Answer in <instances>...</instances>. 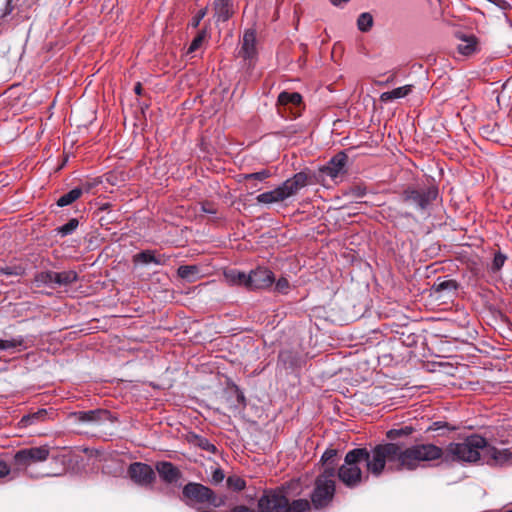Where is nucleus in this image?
<instances>
[{"instance_id":"f257e3e1","label":"nucleus","mask_w":512,"mask_h":512,"mask_svg":"<svg viewBox=\"0 0 512 512\" xmlns=\"http://www.w3.org/2000/svg\"><path fill=\"white\" fill-rule=\"evenodd\" d=\"M371 459L368 450L362 452L366 459H361L365 463L368 471L378 476L385 467L386 461L397 460L400 468L415 469L422 462L438 460L442 450H373Z\"/></svg>"},{"instance_id":"f03ea898","label":"nucleus","mask_w":512,"mask_h":512,"mask_svg":"<svg viewBox=\"0 0 512 512\" xmlns=\"http://www.w3.org/2000/svg\"><path fill=\"white\" fill-rule=\"evenodd\" d=\"M259 512H310L311 504L307 499L290 501L286 493L280 489L265 490L257 503Z\"/></svg>"},{"instance_id":"7ed1b4c3","label":"nucleus","mask_w":512,"mask_h":512,"mask_svg":"<svg viewBox=\"0 0 512 512\" xmlns=\"http://www.w3.org/2000/svg\"><path fill=\"white\" fill-rule=\"evenodd\" d=\"M307 183V174L304 172H298L291 178L285 180L275 189L257 195L256 201L259 204L266 205L284 202L287 199L295 196L302 188L307 185Z\"/></svg>"},{"instance_id":"20e7f679","label":"nucleus","mask_w":512,"mask_h":512,"mask_svg":"<svg viewBox=\"0 0 512 512\" xmlns=\"http://www.w3.org/2000/svg\"><path fill=\"white\" fill-rule=\"evenodd\" d=\"M183 497L187 499L186 504L194 507L192 502L204 504L219 508L225 505L226 497L224 495H217L211 488L195 482H189L183 487Z\"/></svg>"},{"instance_id":"39448f33","label":"nucleus","mask_w":512,"mask_h":512,"mask_svg":"<svg viewBox=\"0 0 512 512\" xmlns=\"http://www.w3.org/2000/svg\"><path fill=\"white\" fill-rule=\"evenodd\" d=\"M362 452H366V450H350L338 470V478L348 487H355L361 483L362 472L359 465L361 459L367 457Z\"/></svg>"},{"instance_id":"423d86ee","label":"nucleus","mask_w":512,"mask_h":512,"mask_svg":"<svg viewBox=\"0 0 512 512\" xmlns=\"http://www.w3.org/2000/svg\"><path fill=\"white\" fill-rule=\"evenodd\" d=\"M335 494L334 474L325 470L315 481L311 494V502L316 509L324 508L330 504Z\"/></svg>"},{"instance_id":"0eeeda50","label":"nucleus","mask_w":512,"mask_h":512,"mask_svg":"<svg viewBox=\"0 0 512 512\" xmlns=\"http://www.w3.org/2000/svg\"><path fill=\"white\" fill-rule=\"evenodd\" d=\"M437 195L435 187H407L402 193V200L415 204L419 209H426Z\"/></svg>"},{"instance_id":"6e6552de","label":"nucleus","mask_w":512,"mask_h":512,"mask_svg":"<svg viewBox=\"0 0 512 512\" xmlns=\"http://www.w3.org/2000/svg\"><path fill=\"white\" fill-rule=\"evenodd\" d=\"M275 281L274 273L266 267H257L248 273V290H264Z\"/></svg>"},{"instance_id":"1a4fd4ad","label":"nucleus","mask_w":512,"mask_h":512,"mask_svg":"<svg viewBox=\"0 0 512 512\" xmlns=\"http://www.w3.org/2000/svg\"><path fill=\"white\" fill-rule=\"evenodd\" d=\"M48 456L49 450H18L14 456V465L18 470H25L45 461Z\"/></svg>"},{"instance_id":"9d476101","label":"nucleus","mask_w":512,"mask_h":512,"mask_svg":"<svg viewBox=\"0 0 512 512\" xmlns=\"http://www.w3.org/2000/svg\"><path fill=\"white\" fill-rule=\"evenodd\" d=\"M70 418L78 423L99 425L104 422H112V415L106 409H95L89 411H78L70 414Z\"/></svg>"},{"instance_id":"9b49d317","label":"nucleus","mask_w":512,"mask_h":512,"mask_svg":"<svg viewBox=\"0 0 512 512\" xmlns=\"http://www.w3.org/2000/svg\"><path fill=\"white\" fill-rule=\"evenodd\" d=\"M128 473L130 478L141 486H149L155 480V472L148 464L135 462L129 466Z\"/></svg>"},{"instance_id":"f8f14e48","label":"nucleus","mask_w":512,"mask_h":512,"mask_svg":"<svg viewBox=\"0 0 512 512\" xmlns=\"http://www.w3.org/2000/svg\"><path fill=\"white\" fill-rule=\"evenodd\" d=\"M444 451L448 452L446 455L448 458L459 463H485L481 450H442L441 456L438 459L444 455Z\"/></svg>"},{"instance_id":"ddd939ff","label":"nucleus","mask_w":512,"mask_h":512,"mask_svg":"<svg viewBox=\"0 0 512 512\" xmlns=\"http://www.w3.org/2000/svg\"><path fill=\"white\" fill-rule=\"evenodd\" d=\"M348 157L345 152H339L333 156L329 162L321 169V172L335 180L340 175L345 173V166Z\"/></svg>"},{"instance_id":"4468645a","label":"nucleus","mask_w":512,"mask_h":512,"mask_svg":"<svg viewBox=\"0 0 512 512\" xmlns=\"http://www.w3.org/2000/svg\"><path fill=\"white\" fill-rule=\"evenodd\" d=\"M483 460L490 466H502L510 462L512 453L510 450H481Z\"/></svg>"},{"instance_id":"2eb2a0df","label":"nucleus","mask_w":512,"mask_h":512,"mask_svg":"<svg viewBox=\"0 0 512 512\" xmlns=\"http://www.w3.org/2000/svg\"><path fill=\"white\" fill-rule=\"evenodd\" d=\"M156 470L160 478L168 484L176 483L182 476L180 470L170 462H158Z\"/></svg>"},{"instance_id":"dca6fc26","label":"nucleus","mask_w":512,"mask_h":512,"mask_svg":"<svg viewBox=\"0 0 512 512\" xmlns=\"http://www.w3.org/2000/svg\"><path fill=\"white\" fill-rule=\"evenodd\" d=\"M256 54V33L254 30H247L243 35L240 55L245 60L252 61L256 57Z\"/></svg>"},{"instance_id":"f3484780","label":"nucleus","mask_w":512,"mask_h":512,"mask_svg":"<svg viewBox=\"0 0 512 512\" xmlns=\"http://www.w3.org/2000/svg\"><path fill=\"white\" fill-rule=\"evenodd\" d=\"M214 16L218 22H226L233 15V5L231 0H214Z\"/></svg>"},{"instance_id":"a211bd4d","label":"nucleus","mask_w":512,"mask_h":512,"mask_svg":"<svg viewBox=\"0 0 512 512\" xmlns=\"http://www.w3.org/2000/svg\"><path fill=\"white\" fill-rule=\"evenodd\" d=\"M447 448H492L485 437L478 434L466 436L465 442L451 443Z\"/></svg>"},{"instance_id":"6ab92c4d","label":"nucleus","mask_w":512,"mask_h":512,"mask_svg":"<svg viewBox=\"0 0 512 512\" xmlns=\"http://www.w3.org/2000/svg\"><path fill=\"white\" fill-rule=\"evenodd\" d=\"M225 281L231 286L248 289V274L237 269H229L223 274Z\"/></svg>"},{"instance_id":"aec40b11","label":"nucleus","mask_w":512,"mask_h":512,"mask_svg":"<svg viewBox=\"0 0 512 512\" xmlns=\"http://www.w3.org/2000/svg\"><path fill=\"white\" fill-rule=\"evenodd\" d=\"M168 259V256L164 254L156 255L155 252L151 250L142 251L135 256V260L140 261L143 264L154 263L157 265H164Z\"/></svg>"},{"instance_id":"412c9836","label":"nucleus","mask_w":512,"mask_h":512,"mask_svg":"<svg viewBox=\"0 0 512 512\" xmlns=\"http://www.w3.org/2000/svg\"><path fill=\"white\" fill-rule=\"evenodd\" d=\"M412 87V85H404L391 91L383 92L380 95V100L386 103L395 99L404 98L411 93Z\"/></svg>"},{"instance_id":"4be33fe9","label":"nucleus","mask_w":512,"mask_h":512,"mask_svg":"<svg viewBox=\"0 0 512 512\" xmlns=\"http://www.w3.org/2000/svg\"><path fill=\"white\" fill-rule=\"evenodd\" d=\"M457 49L458 52L464 56L473 54L477 49L476 37L473 35L461 37Z\"/></svg>"},{"instance_id":"5701e85b","label":"nucleus","mask_w":512,"mask_h":512,"mask_svg":"<svg viewBox=\"0 0 512 512\" xmlns=\"http://www.w3.org/2000/svg\"><path fill=\"white\" fill-rule=\"evenodd\" d=\"M414 431L415 429L411 425H404L387 431L386 436L387 439L394 441L397 439L407 438Z\"/></svg>"},{"instance_id":"b1692460","label":"nucleus","mask_w":512,"mask_h":512,"mask_svg":"<svg viewBox=\"0 0 512 512\" xmlns=\"http://www.w3.org/2000/svg\"><path fill=\"white\" fill-rule=\"evenodd\" d=\"M82 193H83V191L81 188H79V187L73 188L69 192H67L59 197V199L57 200V205L59 207L68 206V205L72 204L74 201H76L77 199H79L81 197Z\"/></svg>"},{"instance_id":"393cba45","label":"nucleus","mask_w":512,"mask_h":512,"mask_svg":"<svg viewBox=\"0 0 512 512\" xmlns=\"http://www.w3.org/2000/svg\"><path fill=\"white\" fill-rule=\"evenodd\" d=\"M47 415H48V412L46 409H39L38 411H36L34 413L24 415L20 420V424L23 427H27V426L35 424L39 421L45 420Z\"/></svg>"},{"instance_id":"a878e982","label":"nucleus","mask_w":512,"mask_h":512,"mask_svg":"<svg viewBox=\"0 0 512 512\" xmlns=\"http://www.w3.org/2000/svg\"><path fill=\"white\" fill-rule=\"evenodd\" d=\"M302 96L298 92H287L283 91L278 96V103L280 105L292 104L297 106L301 103Z\"/></svg>"},{"instance_id":"bb28decb","label":"nucleus","mask_w":512,"mask_h":512,"mask_svg":"<svg viewBox=\"0 0 512 512\" xmlns=\"http://www.w3.org/2000/svg\"><path fill=\"white\" fill-rule=\"evenodd\" d=\"M21 0H6L2 7H0V18L6 17L19 12Z\"/></svg>"},{"instance_id":"cd10ccee","label":"nucleus","mask_w":512,"mask_h":512,"mask_svg":"<svg viewBox=\"0 0 512 512\" xmlns=\"http://www.w3.org/2000/svg\"><path fill=\"white\" fill-rule=\"evenodd\" d=\"M23 336H17L11 339H0V350H12L16 348H26Z\"/></svg>"},{"instance_id":"c85d7f7f","label":"nucleus","mask_w":512,"mask_h":512,"mask_svg":"<svg viewBox=\"0 0 512 512\" xmlns=\"http://www.w3.org/2000/svg\"><path fill=\"white\" fill-rule=\"evenodd\" d=\"M55 276H56V285H58V286L71 284V283L75 282L78 278L77 273L72 270L56 272Z\"/></svg>"},{"instance_id":"c756f323","label":"nucleus","mask_w":512,"mask_h":512,"mask_svg":"<svg viewBox=\"0 0 512 512\" xmlns=\"http://www.w3.org/2000/svg\"><path fill=\"white\" fill-rule=\"evenodd\" d=\"M199 273V268L196 265H182L177 270V275L182 279L194 280L193 276Z\"/></svg>"},{"instance_id":"7c9ffc66","label":"nucleus","mask_w":512,"mask_h":512,"mask_svg":"<svg viewBox=\"0 0 512 512\" xmlns=\"http://www.w3.org/2000/svg\"><path fill=\"white\" fill-rule=\"evenodd\" d=\"M373 25V17L370 13H361L357 19L358 29L362 32H367Z\"/></svg>"},{"instance_id":"2f4dec72","label":"nucleus","mask_w":512,"mask_h":512,"mask_svg":"<svg viewBox=\"0 0 512 512\" xmlns=\"http://www.w3.org/2000/svg\"><path fill=\"white\" fill-rule=\"evenodd\" d=\"M207 36V30L203 29L199 31L195 38L192 40L190 46L188 47L187 54H191L197 51L202 46Z\"/></svg>"},{"instance_id":"473e14b6","label":"nucleus","mask_w":512,"mask_h":512,"mask_svg":"<svg viewBox=\"0 0 512 512\" xmlns=\"http://www.w3.org/2000/svg\"><path fill=\"white\" fill-rule=\"evenodd\" d=\"M227 487L233 491H241L243 489H245L246 487V482L243 478L239 477V476H236V475H232V476H229L227 478Z\"/></svg>"},{"instance_id":"72a5a7b5","label":"nucleus","mask_w":512,"mask_h":512,"mask_svg":"<svg viewBox=\"0 0 512 512\" xmlns=\"http://www.w3.org/2000/svg\"><path fill=\"white\" fill-rule=\"evenodd\" d=\"M56 272L54 271H45L40 272L35 280L39 283L46 284V285H56Z\"/></svg>"},{"instance_id":"f704fd0d","label":"nucleus","mask_w":512,"mask_h":512,"mask_svg":"<svg viewBox=\"0 0 512 512\" xmlns=\"http://www.w3.org/2000/svg\"><path fill=\"white\" fill-rule=\"evenodd\" d=\"M24 273L25 268L21 265H12L0 268V276H22Z\"/></svg>"},{"instance_id":"c9c22d12","label":"nucleus","mask_w":512,"mask_h":512,"mask_svg":"<svg viewBox=\"0 0 512 512\" xmlns=\"http://www.w3.org/2000/svg\"><path fill=\"white\" fill-rule=\"evenodd\" d=\"M78 224V220L76 218H72L66 224L58 227L57 231L61 236H67L72 234L76 230Z\"/></svg>"},{"instance_id":"e433bc0d","label":"nucleus","mask_w":512,"mask_h":512,"mask_svg":"<svg viewBox=\"0 0 512 512\" xmlns=\"http://www.w3.org/2000/svg\"><path fill=\"white\" fill-rule=\"evenodd\" d=\"M270 176H271L270 171L267 169H263L258 172L244 174L242 177H243V180H245V181H249V180L264 181L265 179L269 178Z\"/></svg>"},{"instance_id":"4c0bfd02","label":"nucleus","mask_w":512,"mask_h":512,"mask_svg":"<svg viewBox=\"0 0 512 512\" xmlns=\"http://www.w3.org/2000/svg\"><path fill=\"white\" fill-rule=\"evenodd\" d=\"M188 442L192 445L198 446V448H216L215 445L209 444L206 439L201 438L195 434L188 436Z\"/></svg>"},{"instance_id":"58836bf2","label":"nucleus","mask_w":512,"mask_h":512,"mask_svg":"<svg viewBox=\"0 0 512 512\" xmlns=\"http://www.w3.org/2000/svg\"><path fill=\"white\" fill-rule=\"evenodd\" d=\"M275 290L281 294H287L290 290V283L287 278L281 277L276 281Z\"/></svg>"},{"instance_id":"ea45409f","label":"nucleus","mask_w":512,"mask_h":512,"mask_svg":"<svg viewBox=\"0 0 512 512\" xmlns=\"http://www.w3.org/2000/svg\"><path fill=\"white\" fill-rule=\"evenodd\" d=\"M457 282L455 280H445L437 284L436 291L441 292L445 290H456Z\"/></svg>"},{"instance_id":"a19ab883","label":"nucleus","mask_w":512,"mask_h":512,"mask_svg":"<svg viewBox=\"0 0 512 512\" xmlns=\"http://www.w3.org/2000/svg\"><path fill=\"white\" fill-rule=\"evenodd\" d=\"M506 259H507L506 256L504 254H502L501 252L495 253L494 259L492 262V269L494 271L500 270L503 267Z\"/></svg>"},{"instance_id":"79ce46f5","label":"nucleus","mask_w":512,"mask_h":512,"mask_svg":"<svg viewBox=\"0 0 512 512\" xmlns=\"http://www.w3.org/2000/svg\"><path fill=\"white\" fill-rule=\"evenodd\" d=\"M442 429H449V430H454L455 427H449L448 423L447 422H443V421H436V422H433L428 428H427V431H438V430H442Z\"/></svg>"},{"instance_id":"37998d69","label":"nucleus","mask_w":512,"mask_h":512,"mask_svg":"<svg viewBox=\"0 0 512 512\" xmlns=\"http://www.w3.org/2000/svg\"><path fill=\"white\" fill-rule=\"evenodd\" d=\"M206 13H207V9L206 8L201 9L200 11H198L197 14L195 16H193L190 25L193 28L198 27L200 22H201V20L205 17Z\"/></svg>"},{"instance_id":"c03bdc74","label":"nucleus","mask_w":512,"mask_h":512,"mask_svg":"<svg viewBox=\"0 0 512 512\" xmlns=\"http://www.w3.org/2000/svg\"><path fill=\"white\" fill-rule=\"evenodd\" d=\"M225 478L224 472L220 468H216L211 475V482L213 484H219L221 483Z\"/></svg>"},{"instance_id":"a18cd8bd","label":"nucleus","mask_w":512,"mask_h":512,"mask_svg":"<svg viewBox=\"0 0 512 512\" xmlns=\"http://www.w3.org/2000/svg\"><path fill=\"white\" fill-rule=\"evenodd\" d=\"M105 181L110 185H117L119 182V175L117 172H109L104 175Z\"/></svg>"},{"instance_id":"49530a36","label":"nucleus","mask_w":512,"mask_h":512,"mask_svg":"<svg viewBox=\"0 0 512 512\" xmlns=\"http://www.w3.org/2000/svg\"><path fill=\"white\" fill-rule=\"evenodd\" d=\"M10 466L3 460H0V479L6 478L10 474Z\"/></svg>"},{"instance_id":"de8ad7c7","label":"nucleus","mask_w":512,"mask_h":512,"mask_svg":"<svg viewBox=\"0 0 512 512\" xmlns=\"http://www.w3.org/2000/svg\"><path fill=\"white\" fill-rule=\"evenodd\" d=\"M400 445H404L403 442H399V443H388V444H378V445H375L373 448H377V449H380V448H400Z\"/></svg>"},{"instance_id":"09e8293b","label":"nucleus","mask_w":512,"mask_h":512,"mask_svg":"<svg viewBox=\"0 0 512 512\" xmlns=\"http://www.w3.org/2000/svg\"><path fill=\"white\" fill-rule=\"evenodd\" d=\"M338 450H325L324 454L322 455V459H329L336 455Z\"/></svg>"},{"instance_id":"8fccbe9b","label":"nucleus","mask_w":512,"mask_h":512,"mask_svg":"<svg viewBox=\"0 0 512 512\" xmlns=\"http://www.w3.org/2000/svg\"><path fill=\"white\" fill-rule=\"evenodd\" d=\"M411 448H421V449H424V448H437V446H435L434 444H420V445L412 446Z\"/></svg>"},{"instance_id":"3c124183","label":"nucleus","mask_w":512,"mask_h":512,"mask_svg":"<svg viewBox=\"0 0 512 512\" xmlns=\"http://www.w3.org/2000/svg\"><path fill=\"white\" fill-rule=\"evenodd\" d=\"M134 92L137 94V95H141L142 93V85L141 83H136V85L134 86Z\"/></svg>"},{"instance_id":"603ef678","label":"nucleus","mask_w":512,"mask_h":512,"mask_svg":"<svg viewBox=\"0 0 512 512\" xmlns=\"http://www.w3.org/2000/svg\"><path fill=\"white\" fill-rule=\"evenodd\" d=\"M330 1L333 5L338 6V5H341L342 3L348 2L349 0H330Z\"/></svg>"},{"instance_id":"864d4df0","label":"nucleus","mask_w":512,"mask_h":512,"mask_svg":"<svg viewBox=\"0 0 512 512\" xmlns=\"http://www.w3.org/2000/svg\"><path fill=\"white\" fill-rule=\"evenodd\" d=\"M202 208H203V211L206 213H211V214L216 213L215 209H213V208H210V207L206 208L205 206H203Z\"/></svg>"},{"instance_id":"5fc2aeb1","label":"nucleus","mask_w":512,"mask_h":512,"mask_svg":"<svg viewBox=\"0 0 512 512\" xmlns=\"http://www.w3.org/2000/svg\"><path fill=\"white\" fill-rule=\"evenodd\" d=\"M358 195H364V191H358Z\"/></svg>"},{"instance_id":"6e6d98bb","label":"nucleus","mask_w":512,"mask_h":512,"mask_svg":"<svg viewBox=\"0 0 512 512\" xmlns=\"http://www.w3.org/2000/svg\"><path fill=\"white\" fill-rule=\"evenodd\" d=\"M505 512H512V510H508V511H505Z\"/></svg>"}]
</instances>
